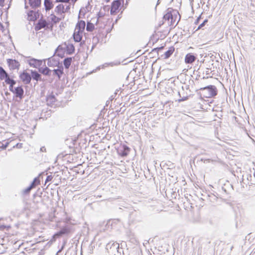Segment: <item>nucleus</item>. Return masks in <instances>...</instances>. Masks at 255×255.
<instances>
[{
    "label": "nucleus",
    "mask_w": 255,
    "mask_h": 255,
    "mask_svg": "<svg viewBox=\"0 0 255 255\" xmlns=\"http://www.w3.org/2000/svg\"><path fill=\"white\" fill-rule=\"evenodd\" d=\"M196 92L201 97L206 98H213L218 93V90L214 85H209L196 90Z\"/></svg>",
    "instance_id": "obj_1"
},
{
    "label": "nucleus",
    "mask_w": 255,
    "mask_h": 255,
    "mask_svg": "<svg viewBox=\"0 0 255 255\" xmlns=\"http://www.w3.org/2000/svg\"><path fill=\"white\" fill-rule=\"evenodd\" d=\"M52 25H50L49 21H47L45 19L41 18L38 20L37 23L35 25L34 29L35 31H39L42 28H45V29H52Z\"/></svg>",
    "instance_id": "obj_2"
},
{
    "label": "nucleus",
    "mask_w": 255,
    "mask_h": 255,
    "mask_svg": "<svg viewBox=\"0 0 255 255\" xmlns=\"http://www.w3.org/2000/svg\"><path fill=\"white\" fill-rule=\"evenodd\" d=\"M29 59L27 60L26 62L29 64L30 67L37 69L39 70V68L41 67L43 62L44 63L46 62V59H37L31 57H28Z\"/></svg>",
    "instance_id": "obj_3"
},
{
    "label": "nucleus",
    "mask_w": 255,
    "mask_h": 255,
    "mask_svg": "<svg viewBox=\"0 0 255 255\" xmlns=\"http://www.w3.org/2000/svg\"><path fill=\"white\" fill-rule=\"evenodd\" d=\"M59 57L57 56V54L55 53L53 55L47 59H45L46 61L47 60V65L50 67H54L59 66L61 64H62L61 62H60Z\"/></svg>",
    "instance_id": "obj_4"
},
{
    "label": "nucleus",
    "mask_w": 255,
    "mask_h": 255,
    "mask_svg": "<svg viewBox=\"0 0 255 255\" xmlns=\"http://www.w3.org/2000/svg\"><path fill=\"white\" fill-rule=\"evenodd\" d=\"M119 247V244L110 242L107 244L106 249L110 255H115L117 253Z\"/></svg>",
    "instance_id": "obj_5"
},
{
    "label": "nucleus",
    "mask_w": 255,
    "mask_h": 255,
    "mask_svg": "<svg viewBox=\"0 0 255 255\" xmlns=\"http://www.w3.org/2000/svg\"><path fill=\"white\" fill-rule=\"evenodd\" d=\"M6 63L10 71H18L20 67V63L14 59L8 58L6 59Z\"/></svg>",
    "instance_id": "obj_6"
},
{
    "label": "nucleus",
    "mask_w": 255,
    "mask_h": 255,
    "mask_svg": "<svg viewBox=\"0 0 255 255\" xmlns=\"http://www.w3.org/2000/svg\"><path fill=\"white\" fill-rule=\"evenodd\" d=\"M116 149L119 155L122 157H126L128 154L130 149L127 145L121 144Z\"/></svg>",
    "instance_id": "obj_7"
},
{
    "label": "nucleus",
    "mask_w": 255,
    "mask_h": 255,
    "mask_svg": "<svg viewBox=\"0 0 255 255\" xmlns=\"http://www.w3.org/2000/svg\"><path fill=\"white\" fill-rule=\"evenodd\" d=\"M19 77L23 84L28 85L30 83L31 81V74L28 73L25 70L20 72Z\"/></svg>",
    "instance_id": "obj_8"
},
{
    "label": "nucleus",
    "mask_w": 255,
    "mask_h": 255,
    "mask_svg": "<svg viewBox=\"0 0 255 255\" xmlns=\"http://www.w3.org/2000/svg\"><path fill=\"white\" fill-rule=\"evenodd\" d=\"M124 0H115L112 3L110 13L112 15H115L119 11L121 2H124Z\"/></svg>",
    "instance_id": "obj_9"
},
{
    "label": "nucleus",
    "mask_w": 255,
    "mask_h": 255,
    "mask_svg": "<svg viewBox=\"0 0 255 255\" xmlns=\"http://www.w3.org/2000/svg\"><path fill=\"white\" fill-rule=\"evenodd\" d=\"M66 52V48H65L64 42L58 46L55 51V54H57V56L58 57L61 58L65 56V53Z\"/></svg>",
    "instance_id": "obj_10"
},
{
    "label": "nucleus",
    "mask_w": 255,
    "mask_h": 255,
    "mask_svg": "<svg viewBox=\"0 0 255 255\" xmlns=\"http://www.w3.org/2000/svg\"><path fill=\"white\" fill-rule=\"evenodd\" d=\"M31 76V80L32 79L34 81H36L37 83L38 81H43V79L42 78V76L41 73L39 72V71L38 70H30Z\"/></svg>",
    "instance_id": "obj_11"
},
{
    "label": "nucleus",
    "mask_w": 255,
    "mask_h": 255,
    "mask_svg": "<svg viewBox=\"0 0 255 255\" xmlns=\"http://www.w3.org/2000/svg\"><path fill=\"white\" fill-rule=\"evenodd\" d=\"M176 14H179L177 10L172 8H168L167 10V13L163 15V18L165 20L169 21L172 17V14L175 15Z\"/></svg>",
    "instance_id": "obj_12"
},
{
    "label": "nucleus",
    "mask_w": 255,
    "mask_h": 255,
    "mask_svg": "<svg viewBox=\"0 0 255 255\" xmlns=\"http://www.w3.org/2000/svg\"><path fill=\"white\" fill-rule=\"evenodd\" d=\"M12 93L14 94L16 97L19 98L20 100L22 99L24 97V90L22 86L15 87Z\"/></svg>",
    "instance_id": "obj_13"
},
{
    "label": "nucleus",
    "mask_w": 255,
    "mask_h": 255,
    "mask_svg": "<svg viewBox=\"0 0 255 255\" xmlns=\"http://www.w3.org/2000/svg\"><path fill=\"white\" fill-rule=\"evenodd\" d=\"M57 67L58 68L52 70V72H53V76H57L60 79L64 74V68L62 64Z\"/></svg>",
    "instance_id": "obj_14"
},
{
    "label": "nucleus",
    "mask_w": 255,
    "mask_h": 255,
    "mask_svg": "<svg viewBox=\"0 0 255 255\" xmlns=\"http://www.w3.org/2000/svg\"><path fill=\"white\" fill-rule=\"evenodd\" d=\"M28 20L29 21H35L39 17L38 11H35L34 10H29L27 13Z\"/></svg>",
    "instance_id": "obj_15"
},
{
    "label": "nucleus",
    "mask_w": 255,
    "mask_h": 255,
    "mask_svg": "<svg viewBox=\"0 0 255 255\" xmlns=\"http://www.w3.org/2000/svg\"><path fill=\"white\" fill-rule=\"evenodd\" d=\"M43 66L44 67H41L40 68H39V72L41 73V75L42 74L48 77L50 76L51 75L52 70L46 66L45 62L44 63Z\"/></svg>",
    "instance_id": "obj_16"
},
{
    "label": "nucleus",
    "mask_w": 255,
    "mask_h": 255,
    "mask_svg": "<svg viewBox=\"0 0 255 255\" xmlns=\"http://www.w3.org/2000/svg\"><path fill=\"white\" fill-rule=\"evenodd\" d=\"M196 58L197 57L194 54L189 53L185 57V62L186 64H192L196 60Z\"/></svg>",
    "instance_id": "obj_17"
},
{
    "label": "nucleus",
    "mask_w": 255,
    "mask_h": 255,
    "mask_svg": "<svg viewBox=\"0 0 255 255\" xmlns=\"http://www.w3.org/2000/svg\"><path fill=\"white\" fill-rule=\"evenodd\" d=\"M65 48H66V53L71 55L75 52V46L73 44H70L67 42H64Z\"/></svg>",
    "instance_id": "obj_18"
},
{
    "label": "nucleus",
    "mask_w": 255,
    "mask_h": 255,
    "mask_svg": "<svg viewBox=\"0 0 255 255\" xmlns=\"http://www.w3.org/2000/svg\"><path fill=\"white\" fill-rule=\"evenodd\" d=\"M70 232V229L68 227H64L60 229L57 233L55 234L57 237L62 236L64 235L68 234Z\"/></svg>",
    "instance_id": "obj_19"
},
{
    "label": "nucleus",
    "mask_w": 255,
    "mask_h": 255,
    "mask_svg": "<svg viewBox=\"0 0 255 255\" xmlns=\"http://www.w3.org/2000/svg\"><path fill=\"white\" fill-rule=\"evenodd\" d=\"M83 32H81L76 30H75L73 34V37L74 40L76 42H81L83 37L82 33Z\"/></svg>",
    "instance_id": "obj_20"
},
{
    "label": "nucleus",
    "mask_w": 255,
    "mask_h": 255,
    "mask_svg": "<svg viewBox=\"0 0 255 255\" xmlns=\"http://www.w3.org/2000/svg\"><path fill=\"white\" fill-rule=\"evenodd\" d=\"M86 26L85 21L83 20H79L76 25L75 29L78 31L83 32Z\"/></svg>",
    "instance_id": "obj_21"
},
{
    "label": "nucleus",
    "mask_w": 255,
    "mask_h": 255,
    "mask_svg": "<svg viewBox=\"0 0 255 255\" xmlns=\"http://www.w3.org/2000/svg\"><path fill=\"white\" fill-rule=\"evenodd\" d=\"M56 102V98L53 94H50L46 97L47 104L49 106L52 107L55 105Z\"/></svg>",
    "instance_id": "obj_22"
},
{
    "label": "nucleus",
    "mask_w": 255,
    "mask_h": 255,
    "mask_svg": "<svg viewBox=\"0 0 255 255\" xmlns=\"http://www.w3.org/2000/svg\"><path fill=\"white\" fill-rule=\"evenodd\" d=\"M10 75L4 69V68L0 66V79L1 80H4V82L5 81V79L8 78L10 77Z\"/></svg>",
    "instance_id": "obj_23"
},
{
    "label": "nucleus",
    "mask_w": 255,
    "mask_h": 255,
    "mask_svg": "<svg viewBox=\"0 0 255 255\" xmlns=\"http://www.w3.org/2000/svg\"><path fill=\"white\" fill-rule=\"evenodd\" d=\"M30 6L34 9L41 6V0H28Z\"/></svg>",
    "instance_id": "obj_24"
},
{
    "label": "nucleus",
    "mask_w": 255,
    "mask_h": 255,
    "mask_svg": "<svg viewBox=\"0 0 255 255\" xmlns=\"http://www.w3.org/2000/svg\"><path fill=\"white\" fill-rule=\"evenodd\" d=\"M175 50V48L173 46H171L169 48V49L166 51L162 57H163L164 59L169 58L171 55L173 54Z\"/></svg>",
    "instance_id": "obj_25"
},
{
    "label": "nucleus",
    "mask_w": 255,
    "mask_h": 255,
    "mask_svg": "<svg viewBox=\"0 0 255 255\" xmlns=\"http://www.w3.org/2000/svg\"><path fill=\"white\" fill-rule=\"evenodd\" d=\"M126 235L131 243H135L136 242L134 234L130 230H128L126 232Z\"/></svg>",
    "instance_id": "obj_26"
},
{
    "label": "nucleus",
    "mask_w": 255,
    "mask_h": 255,
    "mask_svg": "<svg viewBox=\"0 0 255 255\" xmlns=\"http://www.w3.org/2000/svg\"><path fill=\"white\" fill-rule=\"evenodd\" d=\"M73 59L74 57H69L64 59L63 65L65 69H68L69 68Z\"/></svg>",
    "instance_id": "obj_27"
},
{
    "label": "nucleus",
    "mask_w": 255,
    "mask_h": 255,
    "mask_svg": "<svg viewBox=\"0 0 255 255\" xmlns=\"http://www.w3.org/2000/svg\"><path fill=\"white\" fill-rule=\"evenodd\" d=\"M44 5L45 9L47 11L50 10L54 6V4L51 0H44Z\"/></svg>",
    "instance_id": "obj_28"
},
{
    "label": "nucleus",
    "mask_w": 255,
    "mask_h": 255,
    "mask_svg": "<svg viewBox=\"0 0 255 255\" xmlns=\"http://www.w3.org/2000/svg\"><path fill=\"white\" fill-rule=\"evenodd\" d=\"M55 11L58 14H61L64 13V6L62 4H58L55 9Z\"/></svg>",
    "instance_id": "obj_29"
},
{
    "label": "nucleus",
    "mask_w": 255,
    "mask_h": 255,
    "mask_svg": "<svg viewBox=\"0 0 255 255\" xmlns=\"http://www.w3.org/2000/svg\"><path fill=\"white\" fill-rule=\"evenodd\" d=\"M178 95L180 98L177 100L178 102L179 103L186 101L188 99L189 96L187 95V93L186 94H185L184 92H183L182 94H181V92L179 91Z\"/></svg>",
    "instance_id": "obj_30"
},
{
    "label": "nucleus",
    "mask_w": 255,
    "mask_h": 255,
    "mask_svg": "<svg viewBox=\"0 0 255 255\" xmlns=\"http://www.w3.org/2000/svg\"><path fill=\"white\" fill-rule=\"evenodd\" d=\"M40 179L38 177L34 178L32 182L29 185V187L31 188V189H33L35 188L38 185L40 184Z\"/></svg>",
    "instance_id": "obj_31"
},
{
    "label": "nucleus",
    "mask_w": 255,
    "mask_h": 255,
    "mask_svg": "<svg viewBox=\"0 0 255 255\" xmlns=\"http://www.w3.org/2000/svg\"><path fill=\"white\" fill-rule=\"evenodd\" d=\"M13 77H14V76H11L8 78H7L6 79H5V83L7 85L14 86L16 84V82L15 80H14L13 79Z\"/></svg>",
    "instance_id": "obj_32"
},
{
    "label": "nucleus",
    "mask_w": 255,
    "mask_h": 255,
    "mask_svg": "<svg viewBox=\"0 0 255 255\" xmlns=\"http://www.w3.org/2000/svg\"><path fill=\"white\" fill-rule=\"evenodd\" d=\"M95 29V25L93 23L88 21L86 26V30L89 32H92Z\"/></svg>",
    "instance_id": "obj_33"
},
{
    "label": "nucleus",
    "mask_w": 255,
    "mask_h": 255,
    "mask_svg": "<svg viewBox=\"0 0 255 255\" xmlns=\"http://www.w3.org/2000/svg\"><path fill=\"white\" fill-rule=\"evenodd\" d=\"M51 20L53 24H56V23H58L61 20L60 18L56 16L54 14H51Z\"/></svg>",
    "instance_id": "obj_34"
},
{
    "label": "nucleus",
    "mask_w": 255,
    "mask_h": 255,
    "mask_svg": "<svg viewBox=\"0 0 255 255\" xmlns=\"http://www.w3.org/2000/svg\"><path fill=\"white\" fill-rule=\"evenodd\" d=\"M31 190V188L28 186L21 191V195L23 196L29 195Z\"/></svg>",
    "instance_id": "obj_35"
},
{
    "label": "nucleus",
    "mask_w": 255,
    "mask_h": 255,
    "mask_svg": "<svg viewBox=\"0 0 255 255\" xmlns=\"http://www.w3.org/2000/svg\"><path fill=\"white\" fill-rule=\"evenodd\" d=\"M227 186H229V188H231L232 189H233V186L232 184H230L229 183L228 184H224V186L222 187V189L223 191L226 193V194L229 193V191H228L227 188Z\"/></svg>",
    "instance_id": "obj_36"
},
{
    "label": "nucleus",
    "mask_w": 255,
    "mask_h": 255,
    "mask_svg": "<svg viewBox=\"0 0 255 255\" xmlns=\"http://www.w3.org/2000/svg\"><path fill=\"white\" fill-rule=\"evenodd\" d=\"M92 8V6L90 5V2H88L85 7H83V9L84 10V12H83V16L85 15V13L87 12H89Z\"/></svg>",
    "instance_id": "obj_37"
},
{
    "label": "nucleus",
    "mask_w": 255,
    "mask_h": 255,
    "mask_svg": "<svg viewBox=\"0 0 255 255\" xmlns=\"http://www.w3.org/2000/svg\"><path fill=\"white\" fill-rule=\"evenodd\" d=\"M164 48V46H162L159 47L154 48L152 49L153 52H155L157 55H158V51Z\"/></svg>",
    "instance_id": "obj_38"
},
{
    "label": "nucleus",
    "mask_w": 255,
    "mask_h": 255,
    "mask_svg": "<svg viewBox=\"0 0 255 255\" xmlns=\"http://www.w3.org/2000/svg\"><path fill=\"white\" fill-rule=\"evenodd\" d=\"M124 255V253L123 249L122 248H121L119 247L118 248L117 253L115 255Z\"/></svg>",
    "instance_id": "obj_39"
},
{
    "label": "nucleus",
    "mask_w": 255,
    "mask_h": 255,
    "mask_svg": "<svg viewBox=\"0 0 255 255\" xmlns=\"http://www.w3.org/2000/svg\"><path fill=\"white\" fill-rule=\"evenodd\" d=\"M8 144L9 143L8 142H6L5 144H2L0 142V149L1 150L5 149L8 146Z\"/></svg>",
    "instance_id": "obj_40"
},
{
    "label": "nucleus",
    "mask_w": 255,
    "mask_h": 255,
    "mask_svg": "<svg viewBox=\"0 0 255 255\" xmlns=\"http://www.w3.org/2000/svg\"><path fill=\"white\" fill-rule=\"evenodd\" d=\"M208 20L207 19H205L202 23H201L199 26L198 27V28L197 30L202 28L203 27H204L205 24L208 22Z\"/></svg>",
    "instance_id": "obj_41"
},
{
    "label": "nucleus",
    "mask_w": 255,
    "mask_h": 255,
    "mask_svg": "<svg viewBox=\"0 0 255 255\" xmlns=\"http://www.w3.org/2000/svg\"><path fill=\"white\" fill-rule=\"evenodd\" d=\"M105 15V13L102 12L101 11H99L97 14L98 19L96 20V23L97 24L99 21V18H102L104 17Z\"/></svg>",
    "instance_id": "obj_42"
},
{
    "label": "nucleus",
    "mask_w": 255,
    "mask_h": 255,
    "mask_svg": "<svg viewBox=\"0 0 255 255\" xmlns=\"http://www.w3.org/2000/svg\"><path fill=\"white\" fill-rule=\"evenodd\" d=\"M53 178V176L52 175H48L46 177V179L45 181V184L47 183L50 182Z\"/></svg>",
    "instance_id": "obj_43"
},
{
    "label": "nucleus",
    "mask_w": 255,
    "mask_h": 255,
    "mask_svg": "<svg viewBox=\"0 0 255 255\" xmlns=\"http://www.w3.org/2000/svg\"><path fill=\"white\" fill-rule=\"evenodd\" d=\"M178 14H176L175 15H173L172 14V17L170 18V20H171L170 23H171V24H173L174 23V22L175 21V20L176 19V18H177V16Z\"/></svg>",
    "instance_id": "obj_44"
},
{
    "label": "nucleus",
    "mask_w": 255,
    "mask_h": 255,
    "mask_svg": "<svg viewBox=\"0 0 255 255\" xmlns=\"http://www.w3.org/2000/svg\"><path fill=\"white\" fill-rule=\"evenodd\" d=\"M70 0H56L55 2L69 3Z\"/></svg>",
    "instance_id": "obj_45"
},
{
    "label": "nucleus",
    "mask_w": 255,
    "mask_h": 255,
    "mask_svg": "<svg viewBox=\"0 0 255 255\" xmlns=\"http://www.w3.org/2000/svg\"><path fill=\"white\" fill-rule=\"evenodd\" d=\"M70 9V5L69 4L68 5L66 6L65 8H64V13L68 12Z\"/></svg>",
    "instance_id": "obj_46"
},
{
    "label": "nucleus",
    "mask_w": 255,
    "mask_h": 255,
    "mask_svg": "<svg viewBox=\"0 0 255 255\" xmlns=\"http://www.w3.org/2000/svg\"><path fill=\"white\" fill-rule=\"evenodd\" d=\"M84 12V10L83 8H81L80 10H79V15H78V18H80V15L81 14L83 15V12Z\"/></svg>",
    "instance_id": "obj_47"
},
{
    "label": "nucleus",
    "mask_w": 255,
    "mask_h": 255,
    "mask_svg": "<svg viewBox=\"0 0 255 255\" xmlns=\"http://www.w3.org/2000/svg\"><path fill=\"white\" fill-rule=\"evenodd\" d=\"M14 88H15V87H14V86L9 85V91H10L11 92H12V93H13V91H14Z\"/></svg>",
    "instance_id": "obj_48"
},
{
    "label": "nucleus",
    "mask_w": 255,
    "mask_h": 255,
    "mask_svg": "<svg viewBox=\"0 0 255 255\" xmlns=\"http://www.w3.org/2000/svg\"><path fill=\"white\" fill-rule=\"evenodd\" d=\"M58 172H55L54 174L53 177H55V179L57 178L58 179H60V176L58 174H57Z\"/></svg>",
    "instance_id": "obj_49"
},
{
    "label": "nucleus",
    "mask_w": 255,
    "mask_h": 255,
    "mask_svg": "<svg viewBox=\"0 0 255 255\" xmlns=\"http://www.w3.org/2000/svg\"><path fill=\"white\" fill-rule=\"evenodd\" d=\"M103 9L104 10V11H108L109 9V5H105L103 7Z\"/></svg>",
    "instance_id": "obj_50"
},
{
    "label": "nucleus",
    "mask_w": 255,
    "mask_h": 255,
    "mask_svg": "<svg viewBox=\"0 0 255 255\" xmlns=\"http://www.w3.org/2000/svg\"><path fill=\"white\" fill-rule=\"evenodd\" d=\"M149 54L150 55V57H153L156 54L155 52H153L152 50L149 53Z\"/></svg>",
    "instance_id": "obj_51"
},
{
    "label": "nucleus",
    "mask_w": 255,
    "mask_h": 255,
    "mask_svg": "<svg viewBox=\"0 0 255 255\" xmlns=\"http://www.w3.org/2000/svg\"><path fill=\"white\" fill-rule=\"evenodd\" d=\"M40 150L41 152H46V148L45 146H42L40 148Z\"/></svg>",
    "instance_id": "obj_52"
},
{
    "label": "nucleus",
    "mask_w": 255,
    "mask_h": 255,
    "mask_svg": "<svg viewBox=\"0 0 255 255\" xmlns=\"http://www.w3.org/2000/svg\"><path fill=\"white\" fill-rule=\"evenodd\" d=\"M5 0H0V6L2 7L3 6V4Z\"/></svg>",
    "instance_id": "obj_53"
},
{
    "label": "nucleus",
    "mask_w": 255,
    "mask_h": 255,
    "mask_svg": "<svg viewBox=\"0 0 255 255\" xmlns=\"http://www.w3.org/2000/svg\"><path fill=\"white\" fill-rule=\"evenodd\" d=\"M22 143H17L16 144V147L19 148H21L22 147Z\"/></svg>",
    "instance_id": "obj_54"
},
{
    "label": "nucleus",
    "mask_w": 255,
    "mask_h": 255,
    "mask_svg": "<svg viewBox=\"0 0 255 255\" xmlns=\"http://www.w3.org/2000/svg\"><path fill=\"white\" fill-rule=\"evenodd\" d=\"M201 18V16H199L197 19L196 20V21L195 22V23L196 24H198V22H199V21L200 20V19Z\"/></svg>",
    "instance_id": "obj_55"
},
{
    "label": "nucleus",
    "mask_w": 255,
    "mask_h": 255,
    "mask_svg": "<svg viewBox=\"0 0 255 255\" xmlns=\"http://www.w3.org/2000/svg\"><path fill=\"white\" fill-rule=\"evenodd\" d=\"M189 84H193L194 82L193 80H190L189 81Z\"/></svg>",
    "instance_id": "obj_56"
},
{
    "label": "nucleus",
    "mask_w": 255,
    "mask_h": 255,
    "mask_svg": "<svg viewBox=\"0 0 255 255\" xmlns=\"http://www.w3.org/2000/svg\"><path fill=\"white\" fill-rule=\"evenodd\" d=\"M78 0H70L73 3V5H74L75 3Z\"/></svg>",
    "instance_id": "obj_57"
},
{
    "label": "nucleus",
    "mask_w": 255,
    "mask_h": 255,
    "mask_svg": "<svg viewBox=\"0 0 255 255\" xmlns=\"http://www.w3.org/2000/svg\"><path fill=\"white\" fill-rule=\"evenodd\" d=\"M24 1H25V8H28V6L26 4V0H24Z\"/></svg>",
    "instance_id": "obj_58"
},
{
    "label": "nucleus",
    "mask_w": 255,
    "mask_h": 255,
    "mask_svg": "<svg viewBox=\"0 0 255 255\" xmlns=\"http://www.w3.org/2000/svg\"><path fill=\"white\" fill-rule=\"evenodd\" d=\"M84 43H85V41L81 42L80 43V46H81Z\"/></svg>",
    "instance_id": "obj_59"
},
{
    "label": "nucleus",
    "mask_w": 255,
    "mask_h": 255,
    "mask_svg": "<svg viewBox=\"0 0 255 255\" xmlns=\"http://www.w3.org/2000/svg\"><path fill=\"white\" fill-rule=\"evenodd\" d=\"M185 88H186V90H189V85H187Z\"/></svg>",
    "instance_id": "obj_60"
},
{
    "label": "nucleus",
    "mask_w": 255,
    "mask_h": 255,
    "mask_svg": "<svg viewBox=\"0 0 255 255\" xmlns=\"http://www.w3.org/2000/svg\"><path fill=\"white\" fill-rule=\"evenodd\" d=\"M41 174H45V175H47V171H44V172H42V173H41Z\"/></svg>",
    "instance_id": "obj_61"
},
{
    "label": "nucleus",
    "mask_w": 255,
    "mask_h": 255,
    "mask_svg": "<svg viewBox=\"0 0 255 255\" xmlns=\"http://www.w3.org/2000/svg\"><path fill=\"white\" fill-rule=\"evenodd\" d=\"M159 0H157L156 5H158V4L159 3V2H159Z\"/></svg>",
    "instance_id": "obj_62"
},
{
    "label": "nucleus",
    "mask_w": 255,
    "mask_h": 255,
    "mask_svg": "<svg viewBox=\"0 0 255 255\" xmlns=\"http://www.w3.org/2000/svg\"><path fill=\"white\" fill-rule=\"evenodd\" d=\"M206 73L207 75L209 74V71H207Z\"/></svg>",
    "instance_id": "obj_63"
},
{
    "label": "nucleus",
    "mask_w": 255,
    "mask_h": 255,
    "mask_svg": "<svg viewBox=\"0 0 255 255\" xmlns=\"http://www.w3.org/2000/svg\"><path fill=\"white\" fill-rule=\"evenodd\" d=\"M8 38L11 40V37L10 35H9Z\"/></svg>",
    "instance_id": "obj_64"
}]
</instances>
